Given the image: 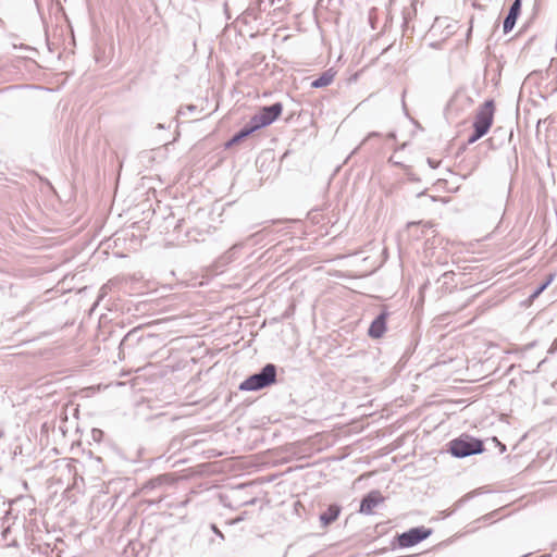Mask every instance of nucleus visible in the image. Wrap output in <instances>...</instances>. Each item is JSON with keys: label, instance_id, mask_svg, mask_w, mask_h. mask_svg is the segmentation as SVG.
<instances>
[{"label": "nucleus", "instance_id": "obj_1", "mask_svg": "<svg viewBox=\"0 0 557 557\" xmlns=\"http://www.w3.org/2000/svg\"><path fill=\"white\" fill-rule=\"evenodd\" d=\"M495 111V101L492 99L479 106L473 117V133L468 138L469 144L475 143L488 133L494 123Z\"/></svg>", "mask_w": 557, "mask_h": 557}, {"label": "nucleus", "instance_id": "obj_2", "mask_svg": "<svg viewBox=\"0 0 557 557\" xmlns=\"http://www.w3.org/2000/svg\"><path fill=\"white\" fill-rule=\"evenodd\" d=\"M484 449L482 441L471 437L467 434L450 441L449 451L455 457H467L473 454H480Z\"/></svg>", "mask_w": 557, "mask_h": 557}, {"label": "nucleus", "instance_id": "obj_3", "mask_svg": "<svg viewBox=\"0 0 557 557\" xmlns=\"http://www.w3.org/2000/svg\"><path fill=\"white\" fill-rule=\"evenodd\" d=\"M276 370L273 364H267L261 373L253 374L245 380L239 388L242 391H257L275 382Z\"/></svg>", "mask_w": 557, "mask_h": 557}, {"label": "nucleus", "instance_id": "obj_4", "mask_svg": "<svg viewBox=\"0 0 557 557\" xmlns=\"http://www.w3.org/2000/svg\"><path fill=\"white\" fill-rule=\"evenodd\" d=\"M282 111L283 106L280 102L269 107H263L257 114L251 117L249 127L252 129V132H256L261 127L268 126L280 117Z\"/></svg>", "mask_w": 557, "mask_h": 557}, {"label": "nucleus", "instance_id": "obj_5", "mask_svg": "<svg viewBox=\"0 0 557 557\" xmlns=\"http://www.w3.org/2000/svg\"><path fill=\"white\" fill-rule=\"evenodd\" d=\"M431 534L430 529L413 528L408 532L398 535L397 541L400 547H410L425 540Z\"/></svg>", "mask_w": 557, "mask_h": 557}, {"label": "nucleus", "instance_id": "obj_6", "mask_svg": "<svg viewBox=\"0 0 557 557\" xmlns=\"http://www.w3.org/2000/svg\"><path fill=\"white\" fill-rule=\"evenodd\" d=\"M383 502L384 497L382 496L381 492L372 491L361 500L359 511L364 515H371L373 513V509Z\"/></svg>", "mask_w": 557, "mask_h": 557}, {"label": "nucleus", "instance_id": "obj_7", "mask_svg": "<svg viewBox=\"0 0 557 557\" xmlns=\"http://www.w3.org/2000/svg\"><path fill=\"white\" fill-rule=\"evenodd\" d=\"M387 313H381L370 325L369 336L372 338H380L386 331Z\"/></svg>", "mask_w": 557, "mask_h": 557}, {"label": "nucleus", "instance_id": "obj_8", "mask_svg": "<svg viewBox=\"0 0 557 557\" xmlns=\"http://www.w3.org/2000/svg\"><path fill=\"white\" fill-rule=\"evenodd\" d=\"M521 13V0H515L507 17L504 21V33H509L516 25V22Z\"/></svg>", "mask_w": 557, "mask_h": 557}, {"label": "nucleus", "instance_id": "obj_9", "mask_svg": "<svg viewBox=\"0 0 557 557\" xmlns=\"http://www.w3.org/2000/svg\"><path fill=\"white\" fill-rule=\"evenodd\" d=\"M341 513V508L337 505H330L329 508L320 515V521L323 527H327L334 522Z\"/></svg>", "mask_w": 557, "mask_h": 557}, {"label": "nucleus", "instance_id": "obj_10", "mask_svg": "<svg viewBox=\"0 0 557 557\" xmlns=\"http://www.w3.org/2000/svg\"><path fill=\"white\" fill-rule=\"evenodd\" d=\"M336 72L333 69L326 70L322 75L311 83L312 88H322L331 85L335 78Z\"/></svg>", "mask_w": 557, "mask_h": 557}, {"label": "nucleus", "instance_id": "obj_11", "mask_svg": "<svg viewBox=\"0 0 557 557\" xmlns=\"http://www.w3.org/2000/svg\"><path fill=\"white\" fill-rule=\"evenodd\" d=\"M252 129L249 126L244 127L239 133H237L235 136H233L228 141L225 143L224 147L225 149H230L233 146L240 143L244 138L252 134Z\"/></svg>", "mask_w": 557, "mask_h": 557}, {"label": "nucleus", "instance_id": "obj_12", "mask_svg": "<svg viewBox=\"0 0 557 557\" xmlns=\"http://www.w3.org/2000/svg\"><path fill=\"white\" fill-rule=\"evenodd\" d=\"M555 275L549 274L546 278V281L531 295V300H534L537 298L546 288L547 286L554 281Z\"/></svg>", "mask_w": 557, "mask_h": 557}]
</instances>
